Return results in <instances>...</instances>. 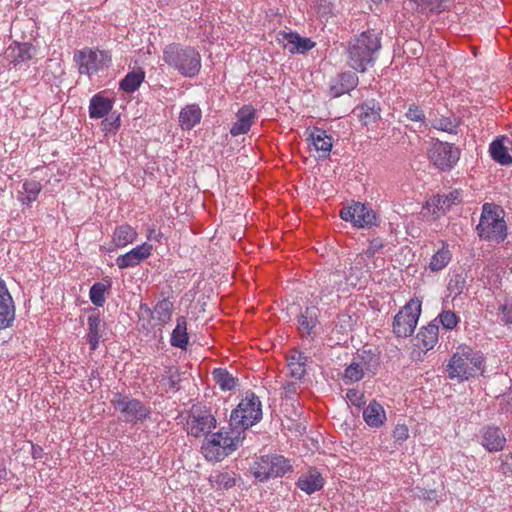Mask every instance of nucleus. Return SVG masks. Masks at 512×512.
I'll return each instance as SVG.
<instances>
[{
	"label": "nucleus",
	"mask_w": 512,
	"mask_h": 512,
	"mask_svg": "<svg viewBox=\"0 0 512 512\" xmlns=\"http://www.w3.org/2000/svg\"><path fill=\"white\" fill-rule=\"evenodd\" d=\"M153 236H154V233H153V231H151V232H150V234L148 235V238H149V239H152V238H153Z\"/></svg>",
	"instance_id": "obj_59"
},
{
	"label": "nucleus",
	"mask_w": 512,
	"mask_h": 512,
	"mask_svg": "<svg viewBox=\"0 0 512 512\" xmlns=\"http://www.w3.org/2000/svg\"><path fill=\"white\" fill-rule=\"evenodd\" d=\"M506 437L499 427L487 426L481 432V444L489 452L503 450L506 445Z\"/></svg>",
	"instance_id": "obj_15"
},
{
	"label": "nucleus",
	"mask_w": 512,
	"mask_h": 512,
	"mask_svg": "<svg viewBox=\"0 0 512 512\" xmlns=\"http://www.w3.org/2000/svg\"><path fill=\"white\" fill-rule=\"evenodd\" d=\"M290 469L288 461L280 455H264L257 458L250 467L253 476L264 481L284 475Z\"/></svg>",
	"instance_id": "obj_7"
},
{
	"label": "nucleus",
	"mask_w": 512,
	"mask_h": 512,
	"mask_svg": "<svg viewBox=\"0 0 512 512\" xmlns=\"http://www.w3.org/2000/svg\"><path fill=\"white\" fill-rule=\"evenodd\" d=\"M500 321L504 324H512V299H506L498 308Z\"/></svg>",
	"instance_id": "obj_45"
},
{
	"label": "nucleus",
	"mask_w": 512,
	"mask_h": 512,
	"mask_svg": "<svg viewBox=\"0 0 512 512\" xmlns=\"http://www.w3.org/2000/svg\"><path fill=\"white\" fill-rule=\"evenodd\" d=\"M347 400L353 404L354 406L360 407L362 404H364V395L360 391L356 389H350L346 393Z\"/></svg>",
	"instance_id": "obj_47"
},
{
	"label": "nucleus",
	"mask_w": 512,
	"mask_h": 512,
	"mask_svg": "<svg viewBox=\"0 0 512 512\" xmlns=\"http://www.w3.org/2000/svg\"><path fill=\"white\" fill-rule=\"evenodd\" d=\"M111 287V281L105 280L103 282H96L90 288L89 296L91 302L102 307L105 303V292Z\"/></svg>",
	"instance_id": "obj_36"
},
{
	"label": "nucleus",
	"mask_w": 512,
	"mask_h": 512,
	"mask_svg": "<svg viewBox=\"0 0 512 512\" xmlns=\"http://www.w3.org/2000/svg\"><path fill=\"white\" fill-rule=\"evenodd\" d=\"M137 232L128 224L116 227L113 233L112 243L116 248H123L137 239Z\"/></svg>",
	"instance_id": "obj_29"
},
{
	"label": "nucleus",
	"mask_w": 512,
	"mask_h": 512,
	"mask_svg": "<svg viewBox=\"0 0 512 512\" xmlns=\"http://www.w3.org/2000/svg\"><path fill=\"white\" fill-rule=\"evenodd\" d=\"M447 0H408L406 9L422 15L441 13L448 8Z\"/></svg>",
	"instance_id": "obj_19"
},
{
	"label": "nucleus",
	"mask_w": 512,
	"mask_h": 512,
	"mask_svg": "<svg viewBox=\"0 0 512 512\" xmlns=\"http://www.w3.org/2000/svg\"><path fill=\"white\" fill-rule=\"evenodd\" d=\"M428 158L442 171L451 170L460 158V150L454 145L437 141L428 150Z\"/></svg>",
	"instance_id": "obj_11"
},
{
	"label": "nucleus",
	"mask_w": 512,
	"mask_h": 512,
	"mask_svg": "<svg viewBox=\"0 0 512 512\" xmlns=\"http://www.w3.org/2000/svg\"><path fill=\"white\" fill-rule=\"evenodd\" d=\"M15 320V305L4 281H0V330L12 325Z\"/></svg>",
	"instance_id": "obj_13"
},
{
	"label": "nucleus",
	"mask_w": 512,
	"mask_h": 512,
	"mask_svg": "<svg viewBox=\"0 0 512 512\" xmlns=\"http://www.w3.org/2000/svg\"><path fill=\"white\" fill-rule=\"evenodd\" d=\"M286 398H293L297 394V385L295 382L285 381L282 384Z\"/></svg>",
	"instance_id": "obj_51"
},
{
	"label": "nucleus",
	"mask_w": 512,
	"mask_h": 512,
	"mask_svg": "<svg viewBox=\"0 0 512 512\" xmlns=\"http://www.w3.org/2000/svg\"><path fill=\"white\" fill-rule=\"evenodd\" d=\"M512 144L508 137L502 136L494 140L490 145L492 158L501 165L512 163V157L508 153V145Z\"/></svg>",
	"instance_id": "obj_26"
},
{
	"label": "nucleus",
	"mask_w": 512,
	"mask_h": 512,
	"mask_svg": "<svg viewBox=\"0 0 512 512\" xmlns=\"http://www.w3.org/2000/svg\"><path fill=\"white\" fill-rule=\"evenodd\" d=\"M286 361L288 374L295 380H302L309 367L308 357L298 350H293L287 355Z\"/></svg>",
	"instance_id": "obj_18"
},
{
	"label": "nucleus",
	"mask_w": 512,
	"mask_h": 512,
	"mask_svg": "<svg viewBox=\"0 0 512 512\" xmlns=\"http://www.w3.org/2000/svg\"><path fill=\"white\" fill-rule=\"evenodd\" d=\"M281 42L290 53H304L315 46L308 38H303L297 33H283Z\"/></svg>",
	"instance_id": "obj_22"
},
{
	"label": "nucleus",
	"mask_w": 512,
	"mask_h": 512,
	"mask_svg": "<svg viewBox=\"0 0 512 512\" xmlns=\"http://www.w3.org/2000/svg\"><path fill=\"white\" fill-rule=\"evenodd\" d=\"M437 319H439L441 325L446 330L454 329L459 322V318L453 311L450 310L443 311L441 314H439Z\"/></svg>",
	"instance_id": "obj_43"
},
{
	"label": "nucleus",
	"mask_w": 512,
	"mask_h": 512,
	"mask_svg": "<svg viewBox=\"0 0 512 512\" xmlns=\"http://www.w3.org/2000/svg\"><path fill=\"white\" fill-rule=\"evenodd\" d=\"M217 482L224 489H229L235 485V479L228 473H222L218 476Z\"/></svg>",
	"instance_id": "obj_50"
},
{
	"label": "nucleus",
	"mask_w": 512,
	"mask_h": 512,
	"mask_svg": "<svg viewBox=\"0 0 512 512\" xmlns=\"http://www.w3.org/2000/svg\"><path fill=\"white\" fill-rule=\"evenodd\" d=\"M439 326L436 323H429L423 326L416 336V346L420 349L428 351L432 349L438 342Z\"/></svg>",
	"instance_id": "obj_24"
},
{
	"label": "nucleus",
	"mask_w": 512,
	"mask_h": 512,
	"mask_svg": "<svg viewBox=\"0 0 512 512\" xmlns=\"http://www.w3.org/2000/svg\"><path fill=\"white\" fill-rule=\"evenodd\" d=\"M434 201L436 208L439 211L446 213L452 205L460 203L461 194L458 190H455L447 195L437 196Z\"/></svg>",
	"instance_id": "obj_39"
},
{
	"label": "nucleus",
	"mask_w": 512,
	"mask_h": 512,
	"mask_svg": "<svg viewBox=\"0 0 512 512\" xmlns=\"http://www.w3.org/2000/svg\"><path fill=\"white\" fill-rule=\"evenodd\" d=\"M343 278L344 275L341 270H336L334 273L330 274V282H332L333 285L342 282Z\"/></svg>",
	"instance_id": "obj_54"
},
{
	"label": "nucleus",
	"mask_w": 512,
	"mask_h": 512,
	"mask_svg": "<svg viewBox=\"0 0 512 512\" xmlns=\"http://www.w3.org/2000/svg\"><path fill=\"white\" fill-rule=\"evenodd\" d=\"M379 34L373 30L362 32L349 43V65L356 71L364 72L375 61V54L380 50Z\"/></svg>",
	"instance_id": "obj_3"
},
{
	"label": "nucleus",
	"mask_w": 512,
	"mask_h": 512,
	"mask_svg": "<svg viewBox=\"0 0 512 512\" xmlns=\"http://www.w3.org/2000/svg\"><path fill=\"white\" fill-rule=\"evenodd\" d=\"M145 78V74L141 70L129 72L120 82V88L127 93L136 91Z\"/></svg>",
	"instance_id": "obj_35"
},
{
	"label": "nucleus",
	"mask_w": 512,
	"mask_h": 512,
	"mask_svg": "<svg viewBox=\"0 0 512 512\" xmlns=\"http://www.w3.org/2000/svg\"><path fill=\"white\" fill-rule=\"evenodd\" d=\"M297 486L307 494L317 491L320 488V472L317 469H312L301 475L297 481Z\"/></svg>",
	"instance_id": "obj_32"
},
{
	"label": "nucleus",
	"mask_w": 512,
	"mask_h": 512,
	"mask_svg": "<svg viewBox=\"0 0 512 512\" xmlns=\"http://www.w3.org/2000/svg\"><path fill=\"white\" fill-rule=\"evenodd\" d=\"M500 470L502 474L506 476H512V463L509 462L506 458L502 456V463L500 466Z\"/></svg>",
	"instance_id": "obj_52"
},
{
	"label": "nucleus",
	"mask_w": 512,
	"mask_h": 512,
	"mask_svg": "<svg viewBox=\"0 0 512 512\" xmlns=\"http://www.w3.org/2000/svg\"><path fill=\"white\" fill-rule=\"evenodd\" d=\"M383 248V241L380 238L370 240L369 245L365 251L367 257L374 256L378 251Z\"/></svg>",
	"instance_id": "obj_48"
},
{
	"label": "nucleus",
	"mask_w": 512,
	"mask_h": 512,
	"mask_svg": "<svg viewBox=\"0 0 512 512\" xmlns=\"http://www.w3.org/2000/svg\"><path fill=\"white\" fill-rule=\"evenodd\" d=\"M340 216L344 221H351L358 228H370L376 221L374 211L360 202L343 208Z\"/></svg>",
	"instance_id": "obj_12"
},
{
	"label": "nucleus",
	"mask_w": 512,
	"mask_h": 512,
	"mask_svg": "<svg viewBox=\"0 0 512 512\" xmlns=\"http://www.w3.org/2000/svg\"><path fill=\"white\" fill-rule=\"evenodd\" d=\"M32 449H33V457L39 458L41 455L42 449L40 447H34V446Z\"/></svg>",
	"instance_id": "obj_57"
},
{
	"label": "nucleus",
	"mask_w": 512,
	"mask_h": 512,
	"mask_svg": "<svg viewBox=\"0 0 512 512\" xmlns=\"http://www.w3.org/2000/svg\"><path fill=\"white\" fill-rule=\"evenodd\" d=\"M507 460H512V451L509 454L503 455Z\"/></svg>",
	"instance_id": "obj_58"
},
{
	"label": "nucleus",
	"mask_w": 512,
	"mask_h": 512,
	"mask_svg": "<svg viewBox=\"0 0 512 512\" xmlns=\"http://www.w3.org/2000/svg\"><path fill=\"white\" fill-rule=\"evenodd\" d=\"M189 337L187 334V323L184 317L177 318V324L171 334V345L186 349Z\"/></svg>",
	"instance_id": "obj_33"
},
{
	"label": "nucleus",
	"mask_w": 512,
	"mask_h": 512,
	"mask_svg": "<svg viewBox=\"0 0 512 512\" xmlns=\"http://www.w3.org/2000/svg\"><path fill=\"white\" fill-rule=\"evenodd\" d=\"M500 405L502 406V411L505 413L512 414V394L508 396L506 403L503 405L501 402Z\"/></svg>",
	"instance_id": "obj_55"
},
{
	"label": "nucleus",
	"mask_w": 512,
	"mask_h": 512,
	"mask_svg": "<svg viewBox=\"0 0 512 512\" xmlns=\"http://www.w3.org/2000/svg\"><path fill=\"white\" fill-rule=\"evenodd\" d=\"M405 117L410 121L420 123H424L426 119L423 110L414 103L408 106L407 111L405 113Z\"/></svg>",
	"instance_id": "obj_46"
},
{
	"label": "nucleus",
	"mask_w": 512,
	"mask_h": 512,
	"mask_svg": "<svg viewBox=\"0 0 512 512\" xmlns=\"http://www.w3.org/2000/svg\"><path fill=\"white\" fill-rule=\"evenodd\" d=\"M421 314V301L411 299L403 306L393 319V333L396 337H410L417 326Z\"/></svg>",
	"instance_id": "obj_6"
},
{
	"label": "nucleus",
	"mask_w": 512,
	"mask_h": 512,
	"mask_svg": "<svg viewBox=\"0 0 512 512\" xmlns=\"http://www.w3.org/2000/svg\"><path fill=\"white\" fill-rule=\"evenodd\" d=\"M358 81V76L354 72H343L332 80L329 92L332 97H339L353 90Z\"/></svg>",
	"instance_id": "obj_17"
},
{
	"label": "nucleus",
	"mask_w": 512,
	"mask_h": 512,
	"mask_svg": "<svg viewBox=\"0 0 512 512\" xmlns=\"http://www.w3.org/2000/svg\"><path fill=\"white\" fill-rule=\"evenodd\" d=\"M484 368L485 358L483 353L472 349L470 346L461 345L452 355L447 365V372L451 379L457 378L464 381L482 374Z\"/></svg>",
	"instance_id": "obj_2"
},
{
	"label": "nucleus",
	"mask_w": 512,
	"mask_h": 512,
	"mask_svg": "<svg viewBox=\"0 0 512 512\" xmlns=\"http://www.w3.org/2000/svg\"><path fill=\"white\" fill-rule=\"evenodd\" d=\"M363 417L370 427H380L386 419V414L383 406L374 400L364 409Z\"/></svg>",
	"instance_id": "obj_28"
},
{
	"label": "nucleus",
	"mask_w": 512,
	"mask_h": 512,
	"mask_svg": "<svg viewBox=\"0 0 512 512\" xmlns=\"http://www.w3.org/2000/svg\"><path fill=\"white\" fill-rule=\"evenodd\" d=\"M256 111L252 106H243L238 110L236 114V122L230 129V134L232 136H239L242 134H246L255 119Z\"/></svg>",
	"instance_id": "obj_20"
},
{
	"label": "nucleus",
	"mask_w": 512,
	"mask_h": 512,
	"mask_svg": "<svg viewBox=\"0 0 512 512\" xmlns=\"http://www.w3.org/2000/svg\"><path fill=\"white\" fill-rule=\"evenodd\" d=\"M113 103L108 98L99 94L94 95L90 100L89 114L91 118L99 119L106 116L112 109Z\"/></svg>",
	"instance_id": "obj_30"
},
{
	"label": "nucleus",
	"mask_w": 512,
	"mask_h": 512,
	"mask_svg": "<svg viewBox=\"0 0 512 512\" xmlns=\"http://www.w3.org/2000/svg\"><path fill=\"white\" fill-rule=\"evenodd\" d=\"M369 373L374 374L370 362H367L363 357L358 355L345 369L344 381L346 383L357 382Z\"/></svg>",
	"instance_id": "obj_21"
},
{
	"label": "nucleus",
	"mask_w": 512,
	"mask_h": 512,
	"mask_svg": "<svg viewBox=\"0 0 512 512\" xmlns=\"http://www.w3.org/2000/svg\"><path fill=\"white\" fill-rule=\"evenodd\" d=\"M216 428V419L211 411L202 406H193L186 421V430L193 437H202Z\"/></svg>",
	"instance_id": "obj_10"
},
{
	"label": "nucleus",
	"mask_w": 512,
	"mask_h": 512,
	"mask_svg": "<svg viewBox=\"0 0 512 512\" xmlns=\"http://www.w3.org/2000/svg\"><path fill=\"white\" fill-rule=\"evenodd\" d=\"M466 287V279L462 274H455L448 283V290L455 296L460 295Z\"/></svg>",
	"instance_id": "obj_42"
},
{
	"label": "nucleus",
	"mask_w": 512,
	"mask_h": 512,
	"mask_svg": "<svg viewBox=\"0 0 512 512\" xmlns=\"http://www.w3.org/2000/svg\"><path fill=\"white\" fill-rule=\"evenodd\" d=\"M213 377L219 387L224 391H230L236 386V379L225 369H215L213 371Z\"/></svg>",
	"instance_id": "obj_40"
},
{
	"label": "nucleus",
	"mask_w": 512,
	"mask_h": 512,
	"mask_svg": "<svg viewBox=\"0 0 512 512\" xmlns=\"http://www.w3.org/2000/svg\"><path fill=\"white\" fill-rule=\"evenodd\" d=\"M172 310L173 303L168 299H162L156 304L154 308L157 319L162 323H166L170 320Z\"/></svg>",
	"instance_id": "obj_41"
},
{
	"label": "nucleus",
	"mask_w": 512,
	"mask_h": 512,
	"mask_svg": "<svg viewBox=\"0 0 512 512\" xmlns=\"http://www.w3.org/2000/svg\"><path fill=\"white\" fill-rule=\"evenodd\" d=\"M262 419V404L254 393L247 392L231 412L228 429L207 438L201 447L202 454L209 461H220L235 451L245 439V431Z\"/></svg>",
	"instance_id": "obj_1"
},
{
	"label": "nucleus",
	"mask_w": 512,
	"mask_h": 512,
	"mask_svg": "<svg viewBox=\"0 0 512 512\" xmlns=\"http://www.w3.org/2000/svg\"><path fill=\"white\" fill-rule=\"evenodd\" d=\"M33 51L34 48L29 43H16L7 49L6 56L16 65L30 60L33 56Z\"/></svg>",
	"instance_id": "obj_27"
},
{
	"label": "nucleus",
	"mask_w": 512,
	"mask_h": 512,
	"mask_svg": "<svg viewBox=\"0 0 512 512\" xmlns=\"http://www.w3.org/2000/svg\"><path fill=\"white\" fill-rule=\"evenodd\" d=\"M504 217L505 212L500 206L493 203L483 204L480 220L476 226L479 238L497 244L503 242L508 234Z\"/></svg>",
	"instance_id": "obj_4"
},
{
	"label": "nucleus",
	"mask_w": 512,
	"mask_h": 512,
	"mask_svg": "<svg viewBox=\"0 0 512 512\" xmlns=\"http://www.w3.org/2000/svg\"><path fill=\"white\" fill-rule=\"evenodd\" d=\"M152 252V245L143 243L129 252L120 255L116 259V264L120 269L134 267L140 264L143 260L148 258Z\"/></svg>",
	"instance_id": "obj_14"
},
{
	"label": "nucleus",
	"mask_w": 512,
	"mask_h": 512,
	"mask_svg": "<svg viewBox=\"0 0 512 512\" xmlns=\"http://www.w3.org/2000/svg\"><path fill=\"white\" fill-rule=\"evenodd\" d=\"M74 61L78 65L79 72L90 77L108 67L111 56L105 51L84 48L74 54Z\"/></svg>",
	"instance_id": "obj_8"
},
{
	"label": "nucleus",
	"mask_w": 512,
	"mask_h": 512,
	"mask_svg": "<svg viewBox=\"0 0 512 512\" xmlns=\"http://www.w3.org/2000/svg\"><path fill=\"white\" fill-rule=\"evenodd\" d=\"M153 236H154V233H153V231H151V232H150V234L148 235V238H149V239H152V238H153Z\"/></svg>",
	"instance_id": "obj_60"
},
{
	"label": "nucleus",
	"mask_w": 512,
	"mask_h": 512,
	"mask_svg": "<svg viewBox=\"0 0 512 512\" xmlns=\"http://www.w3.org/2000/svg\"><path fill=\"white\" fill-rule=\"evenodd\" d=\"M41 189L42 186L39 182L35 180L26 181L23 183L18 199L22 204L30 205L37 199Z\"/></svg>",
	"instance_id": "obj_34"
},
{
	"label": "nucleus",
	"mask_w": 512,
	"mask_h": 512,
	"mask_svg": "<svg viewBox=\"0 0 512 512\" xmlns=\"http://www.w3.org/2000/svg\"><path fill=\"white\" fill-rule=\"evenodd\" d=\"M452 258V252L447 243H442V247L438 249L432 256L429 263V269L433 272H438L444 269Z\"/></svg>",
	"instance_id": "obj_31"
},
{
	"label": "nucleus",
	"mask_w": 512,
	"mask_h": 512,
	"mask_svg": "<svg viewBox=\"0 0 512 512\" xmlns=\"http://www.w3.org/2000/svg\"><path fill=\"white\" fill-rule=\"evenodd\" d=\"M393 437L396 441H405L409 437V430L406 425L398 424L393 430Z\"/></svg>",
	"instance_id": "obj_49"
},
{
	"label": "nucleus",
	"mask_w": 512,
	"mask_h": 512,
	"mask_svg": "<svg viewBox=\"0 0 512 512\" xmlns=\"http://www.w3.org/2000/svg\"><path fill=\"white\" fill-rule=\"evenodd\" d=\"M431 126L449 134H456L459 126V121L455 117H435L430 120Z\"/></svg>",
	"instance_id": "obj_37"
},
{
	"label": "nucleus",
	"mask_w": 512,
	"mask_h": 512,
	"mask_svg": "<svg viewBox=\"0 0 512 512\" xmlns=\"http://www.w3.org/2000/svg\"><path fill=\"white\" fill-rule=\"evenodd\" d=\"M8 471L3 464H0V485L8 479Z\"/></svg>",
	"instance_id": "obj_56"
},
{
	"label": "nucleus",
	"mask_w": 512,
	"mask_h": 512,
	"mask_svg": "<svg viewBox=\"0 0 512 512\" xmlns=\"http://www.w3.org/2000/svg\"><path fill=\"white\" fill-rule=\"evenodd\" d=\"M89 331L87 334V341L92 350H95L99 344L101 320L99 316L90 315L88 317Z\"/></svg>",
	"instance_id": "obj_38"
},
{
	"label": "nucleus",
	"mask_w": 512,
	"mask_h": 512,
	"mask_svg": "<svg viewBox=\"0 0 512 512\" xmlns=\"http://www.w3.org/2000/svg\"><path fill=\"white\" fill-rule=\"evenodd\" d=\"M318 132L317 127H313L312 129L308 128L305 132L307 134L308 148L311 153H318L320 151V146L318 145L320 142V134Z\"/></svg>",
	"instance_id": "obj_44"
},
{
	"label": "nucleus",
	"mask_w": 512,
	"mask_h": 512,
	"mask_svg": "<svg viewBox=\"0 0 512 512\" xmlns=\"http://www.w3.org/2000/svg\"><path fill=\"white\" fill-rule=\"evenodd\" d=\"M114 408L122 415L123 421L135 424L150 416V410L140 400L115 394L111 400Z\"/></svg>",
	"instance_id": "obj_9"
},
{
	"label": "nucleus",
	"mask_w": 512,
	"mask_h": 512,
	"mask_svg": "<svg viewBox=\"0 0 512 512\" xmlns=\"http://www.w3.org/2000/svg\"><path fill=\"white\" fill-rule=\"evenodd\" d=\"M164 62L184 77L193 78L201 69L200 53L193 47L170 44L163 51Z\"/></svg>",
	"instance_id": "obj_5"
},
{
	"label": "nucleus",
	"mask_w": 512,
	"mask_h": 512,
	"mask_svg": "<svg viewBox=\"0 0 512 512\" xmlns=\"http://www.w3.org/2000/svg\"><path fill=\"white\" fill-rule=\"evenodd\" d=\"M320 310L317 306L307 307L298 319L299 330L302 336L314 339L317 336V325Z\"/></svg>",
	"instance_id": "obj_16"
},
{
	"label": "nucleus",
	"mask_w": 512,
	"mask_h": 512,
	"mask_svg": "<svg viewBox=\"0 0 512 512\" xmlns=\"http://www.w3.org/2000/svg\"><path fill=\"white\" fill-rule=\"evenodd\" d=\"M380 105L374 99L368 100L355 109L357 116L365 126H373L380 119Z\"/></svg>",
	"instance_id": "obj_23"
},
{
	"label": "nucleus",
	"mask_w": 512,
	"mask_h": 512,
	"mask_svg": "<svg viewBox=\"0 0 512 512\" xmlns=\"http://www.w3.org/2000/svg\"><path fill=\"white\" fill-rule=\"evenodd\" d=\"M202 119V110L197 104H189L183 107L179 113V125L183 130H191Z\"/></svg>",
	"instance_id": "obj_25"
},
{
	"label": "nucleus",
	"mask_w": 512,
	"mask_h": 512,
	"mask_svg": "<svg viewBox=\"0 0 512 512\" xmlns=\"http://www.w3.org/2000/svg\"><path fill=\"white\" fill-rule=\"evenodd\" d=\"M333 146V139L329 135L322 136V153L330 152Z\"/></svg>",
	"instance_id": "obj_53"
}]
</instances>
